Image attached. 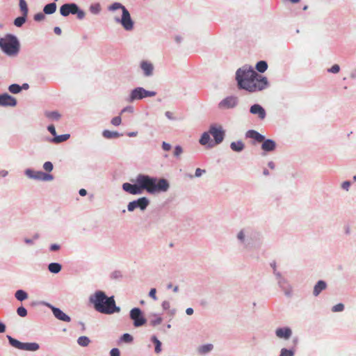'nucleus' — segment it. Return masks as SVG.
Wrapping results in <instances>:
<instances>
[{"instance_id":"nucleus-52","label":"nucleus","mask_w":356,"mask_h":356,"mask_svg":"<svg viewBox=\"0 0 356 356\" xmlns=\"http://www.w3.org/2000/svg\"><path fill=\"white\" fill-rule=\"evenodd\" d=\"M111 356H120V350L118 348H113L110 352Z\"/></svg>"},{"instance_id":"nucleus-50","label":"nucleus","mask_w":356,"mask_h":356,"mask_svg":"<svg viewBox=\"0 0 356 356\" xmlns=\"http://www.w3.org/2000/svg\"><path fill=\"white\" fill-rule=\"evenodd\" d=\"M340 67L338 65H334L330 69L328 70L330 72L337 73L339 72Z\"/></svg>"},{"instance_id":"nucleus-25","label":"nucleus","mask_w":356,"mask_h":356,"mask_svg":"<svg viewBox=\"0 0 356 356\" xmlns=\"http://www.w3.org/2000/svg\"><path fill=\"white\" fill-rule=\"evenodd\" d=\"M56 10V4L55 3H51L46 5L44 7L43 11L45 14L51 15L55 13Z\"/></svg>"},{"instance_id":"nucleus-46","label":"nucleus","mask_w":356,"mask_h":356,"mask_svg":"<svg viewBox=\"0 0 356 356\" xmlns=\"http://www.w3.org/2000/svg\"><path fill=\"white\" fill-rule=\"evenodd\" d=\"M122 122L121 118L120 116L115 117L111 120V124L114 126H119Z\"/></svg>"},{"instance_id":"nucleus-61","label":"nucleus","mask_w":356,"mask_h":356,"mask_svg":"<svg viewBox=\"0 0 356 356\" xmlns=\"http://www.w3.org/2000/svg\"><path fill=\"white\" fill-rule=\"evenodd\" d=\"M61 29L56 26L54 28V33L56 34V35H60L61 34Z\"/></svg>"},{"instance_id":"nucleus-3","label":"nucleus","mask_w":356,"mask_h":356,"mask_svg":"<svg viewBox=\"0 0 356 356\" xmlns=\"http://www.w3.org/2000/svg\"><path fill=\"white\" fill-rule=\"evenodd\" d=\"M136 183L140 185L141 193L143 190H146L149 193L166 191L169 188V184L165 179H161L157 181L156 178L144 175H138Z\"/></svg>"},{"instance_id":"nucleus-45","label":"nucleus","mask_w":356,"mask_h":356,"mask_svg":"<svg viewBox=\"0 0 356 356\" xmlns=\"http://www.w3.org/2000/svg\"><path fill=\"white\" fill-rule=\"evenodd\" d=\"M43 168L46 171L51 172L53 170V164L49 161H47L44 163Z\"/></svg>"},{"instance_id":"nucleus-14","label":"nucleus","mask_w":356,"mask_h":356,"mask_svg":"<svg viewBox=\"0 0 356 356\" xmlns=\"http://www.w3.org/2000/svg\"><path fill=\"white\" fill-rule=\"evenodd\" d=\"M122 189L131 195L141 194L140 185L138 184H131L129 183H124L122 184Z\"/></svg>"},{"instance_id":"nucleus-60","label":"nucleus","mask_w":356,"mask_h":356,"mask_svg":"<svg viewBox=\"0 0 356 356\" xmlns=\"http://www.w3.org/2000/svg\"><path fill=\"white\" fill-rule=\"evenodd\" d=\"M6 331V325L2 323H0V333H3Z\"/></svg>"},{"instance_id":"nucleus-20","label":"nucleus","mask_w":356,"mask_h":356,"mask_svg":"<svg viewBox=\"0 0 356 356\" xmlns=\"http://www.w3.org/2000/svg\"><path fill=\"white\" fill-rule=\"evenodd\" d=\"M246 136L247 137L252 138L259 143H261L264 140V136L254 130L248 131L246 134Z\"/></svg>"},{"instance_id":"nucleus-62","label":"nucleus","mask_w":356,"mask_h":356,"mask_svg":"<svg viewBox=\"0 0 356 356\" xmlns=\"http://www.w3.org/2000/svg\"><path fill=\"white\" fill-rule=\"evenodd\" d=\"M79 193L81 196H85L87 194V191L84 188L80 189Z\"/></svg>"},{"instance_id":"nucleus-7","label":"nucleus","mask_w":356,"mask_h":356,"mask_svg":"<svg viewBox=\"0 0 356 356\" xmlns=\"http://www.w3.org/2000/svg\"><path fill=\"white\" fill-rule=\"evenodd\" d=\"M209 134L214 138L215 145L220 144L222 142L225 136V131L220 125H211L209 128Z\"/></svg>"},{"instance_id":"nucleus-2","label":"nucleus","mask_w":356,"mask_h":356,"mask_svg":"<svg viewBox=\"0 0 356 356\" xmlns=\"http://www.w3.org/2000/svg\"><path fill=\"white\" fill-rule=\"evenodd\" d=\"M90 302L93 305L96 311L102 314H112L120 312V308L115 305L114 297H108L102 291H97L91 296Z\"/></svg>"},{"instance_id":"nucleus-29","label":"nucleus","mask_w":356,"mask_h":356,"mask_svg":"<svg viewBox=\"0 0 356 356\" xmlns=\"http://www.w3.org/2000/svg\"><path fill=\"white\" fill-rule=\"evenodd\" d=\"M70 134H63L60 136H56L53 138L52 141L54 143H60L64 141H66L70 138Z\"/></svg>"},{"instance_id":"nucleus-49","label":"nucleus","mask_w":356,"mask_h":356,"mask_svg":"<svg viewBox=\"0 0 356 356\" xmlns=\"http://www.w3.org/2000/svg\"><path fill=\"white\" fill-rule=\"evenodd\" d=\"M162 322V318L160 317V316H156V318L154 320H152L151 321V324L152 325H159L161 324Z\"/></svg>"},{"instance_id":"nucleus-63","label":"nucleus","mask_w":356,"mask_h":356,"mask_svg":"<svg viewBox=\"0 0 356 356\" xmlns=\"http://www.w3.org/2000/svg\"><path fill=\"white\" fill-rule=\"evenodd\" d=\"M186 313L188 314V315H192L193 314V309L192 308H188L186 309Z\"/></svg>"},{"instance_id":"nucleus-44","label":"nucleus","mask_w":356,"mask_h":356,"mask_svg":"<svg viewBox=\"0 0 356 356\" xmlns=\"http://www.w3.org/2000/svg\"><path fill=\"white\" fill-rule=\"evenodd\" d=\"M122 340L124 342L129 343L133 341V337L129 334H124L122 337Z\"/></svg>"},{"instance_id":"nucleus-59","label":"nucleus","mask_w":356,"mask_h":356,"mask_svg":"<svg viewBox=\"0 0 356 356\" xmlns=\"http://www.w3.org/2000/svg\"><path fill=\"white\" fill-rule=\"evenodd\" d=\"M165 116L170 119V120H172L174 119V117H173V113L170 111H166L165 112Z\"/></svg>"},{"instance_id":"nucleus-51","label":"nucleus","mask_w":356,"mask_h":356,"mask_svg":"<svg viewBox=\"0 0 356 356\" xmlns=\"http://www.w3.org/2000/svg\"><path fill=\"white\" fill-rule=\"evenodd\" d=\"M156 289L153 288L150 290L149 293V296L153 298L154 300H157V297L156 296Z\"/></svg>"},{"instance_id":"nucleus-47","label":"nucleus","mask_w":356,"mask_h":356,"mask_svg":"<svg viewBox=\"0 0 356 356\" xmlns=\"http://www.w3.org/2000/svg\"><path fill=\"white\" fill-rule=\"evenodd\" d=\"M183 150H182V148L181 146L179 145H177L175 147V150H174V155L175 156H179L181 153H182Z\"/></svg>"},{"instance_id":"nucleus-21","label":"nucleus","mask_w":356,"mask_h":356,"mask_svg":"<svg viewBox=\"0 0 356 356\" xmlns=\"http://www.w3.org/2000/svg\"><path fill=\"white\" fill-rule=\"evenodd\" d=\"M326 286L327 284L324 281H318L317 284L314 286L313 292L314 295L315 296H318L323 290L325 289Z\"/></svg>"},{"instance_id":"nucleus-26","label":"nucleus","mask_w":356,"mask_h":356,"mask_svg":"<svg viewBox=\"0 0 356 356\" xmlns=\"http://www.w3.org/2000/svg\"><path fill=\"white\" fill-rule=\"evenodd\" d=\"M102 135L106 138H118L119 136H122V134L117 131H111L108 130H104L102 133Z\"/></svg>"},{"instance_id":"nucleus-42","label":"nucleus","mask_w":356,"mask_h":356,"mask_svg":"<svg viewBox=\"0 0 356 356\" xmlns=\"http://www.w3.org/2000/svg\"><path fill=\"white\" fill-rule=\"evenodd\" d=\"M17 314L21 317H25L27 315V311L24 307H19L17 309Z\"/></svg>"},{"instance_id":"nucleus-5","label":"nucleus","mask_w":356,"mask_h":356,"mask_svg":"<svg viewBox=\"0 0 356 356\" xmlns=\"http://www.w3.org/2000/svg\"><path fill=\"white\" fill-rule=\"evenodd\" d=\"M61 15L66 17L70 14H76L77 17L80 19L85 17V13L79 10L78 6L75 3H65L60 8Z\"/></svg>"},{"instance_id":"nucleus-16","label":"nucleus","mask_w":356,"mask_h":356,"mask_svg":"<svg viewBox=\"0 0 356 356\" xmlns=\"http://www.w3.org/2000/svg\"><path fill=\"white\" fill-rule=\"evenodd\" d=\"M211 134L209 132H204L201 138L200 139V143L202 145H207L208 147H213L215 146L214 143L211 140Z\"/></svg>"},{"instance_id":"nucleus-40","label":"nucleus","mask_w":356,"mask_h":356,"mask_svg":"<svg viewBox=\"0 0 356 356\" xmlns=\"http://www.w3.org/2000/svg\"><path fill=\"white\" fill-rule=\"evenodd\" d=\"M46 116L49 118L58 120L60 117V115L56 111H52L47 113Z\"/></svg>"},{"instance_id":"nucleus-56","label":"nucleus","mask_w":356,"mask_h":356,"mask_svg":"<svg viewBox=\"0 0 356 356\" xmlns=\"http://www.w3.org/2000/svg\"><path fill=\"white\" fill-rule=\"evenodd\" d=\"M204 170H202L200 168H197L195 170V176L200 177L203 172H204Z\"/></svg>"},{"instance_id":"nucleus-13","label":"nucleus","mask_w":356,"mask_h":356,"mask_svg":"<svg viewBox=\"0 0 356 356\" xmlns=\"http://www.w3.org/2000/svg\"><path fill=\"white\" fill-rule=\"evenodd\" d=\"M26 174L28 177L35 179L48 180L52 179L51 175H47L42 172H35L31 170H27L26 171Z\"/></svg>"},{"instance_id":"nucleus-54","label":"nucleus","mask_w":356,"mask_h":356,"mask_svg":"<svg viewBox=\"0 0 356 356\" xmlns=\"http://www.w3.org/2000/svg\"><path fill=\"white\" fill-rule=\"evenodd\" d=\"M162 147L165 151H169L171 149V145L168 143L163 142Z\"/></svg>"},{"instance_id":"nucleus-10","label":"nucleus","mask_w":356,"mask_h":356,"mask_svg":"<svg viewBox=\"0 0 356 356\" xmlns=\"http://www.w3.org/2000/svg\"><path fill=\"white\" fill-rule=\"evenodd\" d=\"M120 22L124 29L127 31L131 30L134 27V22L131 18L129 11L126 8H123V12Z\"/></svg>"},{"instance_id":"nucleus-30","label":"nucleus","mask_w":356,"mask_h":356,"mask_svg":"<svg viewBox=\"0 0 356 356\" xmlns=\"http://www.w3.org/2000/svg\"><path fill=\"white\" fill-rule=\"evenodd\" d=\"M15 296L18 300L23 301L28 298V294L23 290H17Z\"/></svg>"},{"instance_id":"nucleus-9","label":"nucleus","mask_w":356,"mask_h":356,"mask_svg":"<svg viewBox=\"0 0 356 356\" xmlns=\"http://www.w3.org/2000/svg\"><path fill=\"white\" fill-rule=\"evenodd\" d=\"M130 317L134 321V326L139 327L146 323V319L141 316V311L138 308H134L131 310Z\"/></svg>"},{"instance_id":"nucleus-4","label":"nucleus","mask_w":356,"mask_h":356,"mask_svg":"<svg viewBox=\"0 0 356 356\" xmlns=\"http://www.w3.org/2000/svg\"><path fill=\"white\" fill-rule=\"evenodd\" d=\"M19 47L17 38L13 35L8 34L0 38V47L8 56H16L19 51Z\"/></svg>"},{"instance_id":"nucleus-1","label":"nucleus","mask_w":356,"mask_h":356,"mask_svg":"<svg viewBox=\"0 0 356 356\" xmlns=\"http://www.w3.org/2000/svg\"><path fill=\"white\" fill-rule=\"evenodd\" d=\"M236 79L240 88L249 92L261 90L267 86L266 77L259 75L254 70L245 67L237 70Z\"/></svg>"},{"instance_id":"nucleus-58","label":"nucleus","mask_w":356,"mask_h":356,"mask_svg":"<svg viewBox=\"0 0 356 356\" xmlns=\"http://www.w3.org/2000/svg\"><path fill=\"white\" fill-rule=\"evenodd\" d=\"M60 248V246L57 244H53L51 245L50 247V250L51 251H56V250H58V249Z\"/></svg>"},{"instance_id":"nucleus-11","label":"nucleus","mask_w":356,"mask_h":356,"mask_svg":"<svg viewBox=\"0 0 356 356\" xmlns=\"http://www.w3.org/2000/svg\"><path fill=\"white\" fill-rule=\"evenodd\" d=\"M238 102L236 97H227L222 99L218 104V106L221 109H229L234 108L236 106Z\"/></svg>"},{"instance_id":"nucleus-55","label":"nucleus","mask_w":356,"mask_h":356,"mask_svg":"<svg viewBox=\"0 0 356 356\" xmlns=\"http://www.w3.org/2000/svg\"><path fill=\"white\" fill-rule=\"evenodd\" d=\"M48 130L53 136H56V132L54 125H49L48 127Z\"/></svg>"},{"instance_id":"nucleus-23","label":"nucleus","mask_w":356,"mask_h":356,"mask_svg":"<svg viewBox=\"0 0 356 356\" xmlns=\"http://www.w3.org/2000/svg\"><path fill=\"white\" fill-rule=\"evenodd\" d=\"M140 66L146 76H149L152 74L153 66L151 63L143 61L141 63Z\"/></svg>"},{"instance_id":"nucleus-19","label":"nucleus","mask_w":356,"mask_h":356,"mask_svg":"<svg viewBox=\"0 0 356 356\" xmlns=\"http://www.w3.org/2000/svg\"><path fill=\"white\" fill-rule=\"evenodd\" d=\"M275 147V142L270 139L264 140L261 145L262 149L266 152L273 151Z\"/></svg>"},{"instance_id":"nucleus-38","label":"nucleus","mask_w":356,"mask_h":356,"mask_svg":"<svg viewBox=\"0 0 356 356\" xmlns=\"http://www.w3.org/2000/svg\"><path fill=\"white\" fill-rule=\"evenodd\" d=\"M101 10V6L99 3L92 4L90 6V11L93 14H97Z\"/></svg>"},{"instance_id":"nucleus-27","label":"nucleus","mask_w":356,"mask_h":356,"mask_svg":"<svg viewBox=\"0 0 356 356\" xmlns=\"http://www.w3.org/2000/svg\"><path fill=\"white\" fill-rule=\"evenodd\" d=\"M48 269L51 273H58L61 270V265L58 263H51L48 266Z\"/></svg>"},{"instance_id":"nucleus-64","label":"nucleus","mask_w":356,"mask_h":356,"mask_svg":"<svg viewBox=\"0 0 356 356\" xmlns=\"http://www.w3.org/2000/svg\"><path fill=\"white\" fill-rule=\"evenodd\" d=\"M238 239H240V240H241V241H242V240H243V238H244V234H243V232H240L238 234Z\"/></svg>"},{"instance_id":"nucleus-8","label":"nucleus","mask_w":356,"mask_h":356,"mask_svg":"<svg viewBox=\"0 0 356 356\" xmlns=\"http://www.w3.org/2000/svg\"><path fill=\"white\" fill-rule=\"evenodd\" d=\"M149 204V200L147 198L143 197L137 200L131 202L129 203L127 209L129 211H134L136 208H140L141 210H144Z\"/></svg>"},{"instance_id":"nucleus-17","label":"nucleus","mask_w":356,"mask_h":356,"mask_svg":"<svg viewBox=\"0 0 356 356\" xmlns=\"http://www.w3.org/2000/svg\"><path fill=\"white\" fill-rule=\"evenodd\" d=\"M250 111L252 114L258 115L260 119H264L266 116L265 110L259 104L252 106Z\"/></svg>"},{"instance_id":"nucleus-22","label":"nucleus","mask_w":356,"mask_h":356,"mask_svg":"<svg viewBox=\"0 0 356 356\" xmlns=\"http://www.w3.org/2000/svg\"><path fill=\"white\" fill-rule=\"evenodd\" d=\"M39 349V345L37 343H22L21 350L35 351Z\"/></svg>"},{"instance_id":"nucleus-36","label":"nucleus","mask_w":356,"mask_h":356,"mask_svg":"<svg viewBox=\"0 0 356 356\" xmlns=\"http://www.w3.org/2000/svg\"><path fill=\"white\" fill-rule=\"evenodd\" d=\"M212 348H213V346L211 344L204 345L199 348V352L202 354H205V353L211 351L212 350Z\"/></svg>"},{"instance_id":"nucleus-12","label":"nucleus","mask_w":356,"mask_h":356,"mask_svg":"<svg viewBox=\"0 0 356 356\" xmlns=\"http://www.w3.org/2000/svg\"><path fill=\"white\" fill-rule=\"evenodd\" d=\"M17 104V100L15 97L7 93L0 95V106H15Z\"/></svg>"},{"instance_id":"nucleus-24","label":"nucleus","mask_w":356,"mask_h":356,"mask_svg":"<svg viewBox=\"0 0 356 356\" xmlns=\"http://www.w3.org/2000/svg\"><path fill=\"white\" fill-rule=\"evenodd\" d=\"M230 147L234 152H241L244 149V143L241 140L232 142Z\"/></svg>"},{"instance_id":"nucleus-32","label":"nucleus","mask_w":356,"mask_h":356,"mask_svg":"<svg viewBox=\"0 0 356 356\" xmlns=\"http://www.w3.org/2000/svg\"><path fill=\"white\" fill-rule=\"evenodd\" d=\"M77 342L79 346L86 347L90 343V341L88 337L82 336L78 339Z\"/></svg>"},{"instance_id":"nucleus-15","label":"nucleus","mask_w":356,"mask_h":356,"mask_svg":"<svg viewBox=\"0 0 356 356\" xmlns=\"http://www.w3.org/2000/svg\"><path fill=\"white\" fill-rule=\"evenodd\" d=\"M52 312L55 317L60 321L65 322H70L71 318L69 316L65 314L63 311L56 307H52Z\"/></svg>"},{"instance_id":"nucleus-33","label":"nucleus","mask_w":356,"mask_h":356,"mask_svg":"<svg viewBox=\"0 0 356 356\" xmlns=\"http://www.w3.org/2000/svg\"><path fill=\"white\" fill-rule=\"evenodd\" d=\"M19 8L22 12L23 15L27 16L29 9L25 0H19Z\"/></svg>"},{"instance_id":"nucleus-6","label":"nucleus","mask_w":356,"mask_h":356,"mask_svg":"<svg viewBox=\"0 0 356 356\" xmlns=\"http://www.w3.org/2000/svg\"><path fill=\"white\" fill-rule=\"evenodd\" d=\"M156 95V92L153 91H148L145 90L143 88H136V89L133 90L130 97L129 101L132 102L136 99H141L144 97H154Z\"/></svg>"},{"instance_id":"nucleus-57","label":"nucleus","mask_w":356,"mask_h":356,"mask_svg":"<svg viewBox=\"0 0 356 356\" xmlns=\"http://www.w3.org/2000/svg\"><path fill=\"white\" fill-rule=\"evenodd\" d=\"M350 185V183L349 181H344L342 184V188L343 189L348 190V188H349Z\"/></svg>"},{"instance_id":"nucleus-35","label":"nucleus","mask_w":356,"mask_h":356,"mask_svg":"<svg viewBox=\"0 0 356 356\" xmlns=\"http://www.w3.org/2000/svg\"><path fill=\"white\" fill-rule=\"evenodd\" d=\"M26 16L24 15L17 17L14 21V24L17 27L22 26L26 22Z\"/></svg>"},{"instance_id":"nucleus-41","label":"nucleus","mask_w":356,"mask_h":356,"mask_svg":"<svg viewBox=\"0 0 356 356\" xmlns=\"http://www.w3.org/2000/svg\"><path fill=\"white\" fill-rule=\"evenodd\" d=\"M294 352L292 350L282 348L280 352V356H293Z\"/></svg>"},{"instance_id":"nucleus-31","label":"nucleus","mask_w":356,"mask_h":356,"mask_svg":"<svg viewBox=\"0 0 356 356\" xmlns=\"http://www.w3.org/2000/svg\"><path fill=\"white\" fill-rule=\"evenodd\" d=\"M267 67H268L267 63L264 60H261V61L258 62L256 65V69L259 72H264L267 70Z\"/></svg>"},{"instance_id":"nucleus-43","label":"nucleus","mask_w":356,"mask_h":356,"mask_svg":"<svg viewBox=\"0 0 356 356\" xmlns=\"http://www.w3.org/2000/svg\"><path fill=\"white\" fill-rule=\"evenodd\" d=\"M344 309V305L342 303H339L336 305H334L332 310L334 312H342Z\"/></svg>"},{"instance_id":"nucleus-53","label":"nucleus","mask_w":356,"mask_h":356,"mask_svg":"<svg viewBox=\"0 0 356 356\" xmlns=\"http://www.w3.org/2000/svg\"><path fill=\"white\" fill-rule=\"evenodd\" d=\"M162 307L164 310H168L170 309V304L168 301L167 300H165L162 303Z\"/></svg>"},{"instance_id":"nucleus-48","label":"nucleus","mask_w":356,"mask_h":356,"mask_svg":"<svg viewBox=\"0 0 356 356\" xmlns=\"http://www.w3.org/2000/svg\"><path fill=\"white\" fill-rule=\"evenodd\" d=\"M44 17H45L44 15L42 13H37L34 15V19L35 21L43 20L44 19Z\"/></svg>"},{"instance_id":"nucleus-34","label":"nucleus","mask_w":356,"mask_h":356,"mask_svg":"<svg viewBox=\"0 0 356 356\" xmlns=\"http://www.w3.org/2000/svg\"><path fill=\"white\" fill-rule=\"evenodd\" d=\"M9 91L13 94H17L22 90V87L18 84H12L8 88Z\"/></svg>"},{"instance_id":"nucleus-39","label":"nucleus","mask_w":356,"mask_h":356,"mask_svg":"<svg viewBox=\"0 0 356 356\" xmlns=\"http://www.w3.org/2000/svg\"><path fill=\"white\" fill-rule=\"evenodd\" d=\"M123 8L125 7L122 6L120 3L115 2L108 7V10L111 11H113L118 9H121L122 11L123 12Z\"/></svg>"},{"instance_id":"nucleus-18","label":"nucleus","mask_w":356,"mask_h":356,"mask_svg":"<svg viewBox=\"0 0 356 356\" xmlns=\"http://www.w3.org/2000/svg\"><path fill=\"white\" fill-rule=\"evenodd\" d=\"M276 335L279 338L288 339L291 335V330L289 327L278 328L276 330Z\"/></svg>"},{"instance_id":"nucleus-28","label":"nucleus","mask_w":356,"mask_h":356,"mask_svg":"<svg viewBox=\"0 0 356 356\" xmlns=\"http://www.w3.org/2000/svg\"><path fill=\"white\" fill-rule=\"evenodd\" d=\"M8 337V339L9 341V343L10 344L15 348H17L19 350H21V347H22V342H20L19 341L11 337L10 336L8 335L7 336Z\"/></svg>"},{"instance_id":"nucleus-37","label":"nucleus","mask_w":356,"mask_h":356,"mask_svg":"<svg viewBox=\"0 0 356 356\" xmlns=\"http://www.w3.org/2000/svg\"><path fill=\"white\" fill-rule=\"evenodd\" d=\"M152 339L155 344V352L159 353L161 350V343L155 336L152 337Z\"/></svg>"}]
</instances>
